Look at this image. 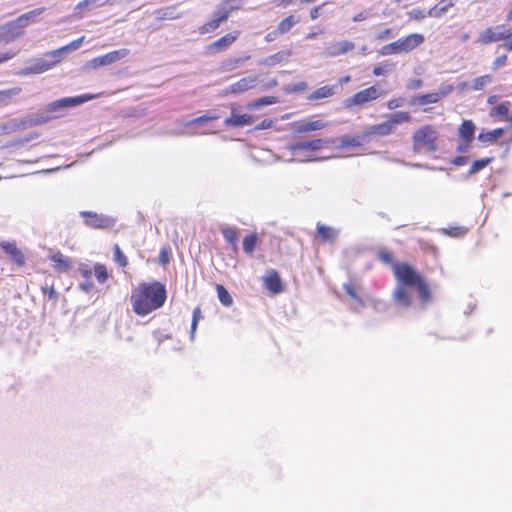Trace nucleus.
<instances>
[{"instance_id": "1", "label": "nucleus", "mask_w": 512, "mask_h": 512, "mask_svg": "<svg viewBox=\"0 0 512 512\" xmlns=\"http://www.w3.org/2000/svg\"><path fill=\"white\" fill-rule=\"evenodd\" d=\"M94 98L93 95H80L76 97H65L55 100L43 106L36 113L30 115L22 121L23 128L38 126L50 122L52 120L63 117L70 108L79 106Z\"/></svg>"}, {"instance_id": "2", "label": "nucleus", "mask_w": 512, "mask_h": 512, "mask_svg": "<svg viewBox=\"0 0 512 512\" xmlns=\"http://www.w3.org/2000/svg\"><path fill=\"white\" fill-rule=\"evenodd\" d=\"M166 299V290H134L130 302L135 314L143 317L162 307Z\"/></svg>"}, {"instance_id": "3", "label": "nucleus", "mask_w": 512, "mask_h": 512, "mask_svg": "<svg viewBox=\"0 0 512 512\" xmlns=\"http://www.w3.org/2000/svg\"><path fill=\"white\" fill-rule=\"evenodd\" d=\"M393 275L399 286L408 288H428L423 275L407 262L394 265Z\"/></svg>"}, {"instance_id": "4", "label": "nucleus", "mask_w": 512, "mask_h": 512, "mask_svg": "<svg viewBox=\"0 0 512 512\" xmlns=\"http://www.w3.org/2000/svg\"><path fill=\"white\" fill-rule=\"evenodd\" d=\"M439 132L432 125H423L412 136L413 151L415 153H433L438 150L437 140Z\"/></svg>"}, {"instance_id": "5", "label": "nucleus", "mask_w": 512, "mask_h": 512, "mask_svg": "<svg viewBox=\"0 0 512 512\" xmlns=\"http://www.w3.org/2000/svg\"><path fill=\"white\" fill-rule=\"evenodd\" d=\"M59 51H50L43 55V57L32 58L27 61L30 65L18 71V76H28L33 74L44 73L53 68L59 63L58 53Z\"/></svg>"}, {"instance_id": "6", "label": "nucleus", "mask_w": 512, "mask_h": 512, "mask_svg": "<svg viewBox=\"0 0 512 512\" xmlns=\"http://www.w3.org/2000/svg\"><path fill=\"white\" fill-rule=\"evenodd\" d=\"M228 4L229 2L223 0L220 4L216 6L213 12L212 20L208 21L199 28V32L201 34H207L216 30L222 22L228 19L229 15L232 13V11L229 9Z\"/></svg>"}, {"instance_id": "7", "label": "nucleus", "mask_w": 512, "mask_h": 512, "mask_svg": "<svg viewBox=\"0 0 512 512\" xmlns=\"http://www.w3.org/2000/svg\"><path fill=\"white\" fill-rule=\"evenodd\" d=\"M80 215L84 218L85 225L94 229H109L116 224V219L108 215L91 211H81Z\"/></svg>"}, {"instance_id": "8", "label": "nucleus", "mask_w": 512, "mask_h": 512, "mask_svg": "<svg viewBox=\"0 0 512 512\" xmlns=\"http://www.w3.org/2000/svg\"><path fill=\"white\" fill-rule=\"evenodd\" d=\"M25 35V28L18 18L0 26V43L8 44Z\"/></svg>"}, {"instance_id": "9", "label": "nucleus", "mask_w": 512, "mask_h": 512, "mask_svg": "<svg viewBox=\"0 0 512 512\" xmlns=\"http://www.w3.org/2000/svg\"><path fill=\"white\" fill-rule=\"evenodd\" d=\"M335 139L333 138H318L309 141H295L287 145V149L296 155L299 151L310 150L317 151L322 149L324 146L334 144Z\"/></svg>"}, {"instance_id": "10", "label": "nucleus", "mask_w": 512, "mask_h": 512, "mask_svg": "<svg viewBox=\"0 0 512 512\" xmlns=\"http://www.w3.org/2000/svg\"><path fill=\"white\" fill-rule=\"evenodd\" d=\"M381 91L376 86H370L364 90L355 93L352 97L345 100L346 107L361 106L380 97Z\"/></svg>"}, {"instance_id": "11", "label": "nucleus", "mask_w": 512, "mask_h": 512, "mask_svg": "<svg viewBox=\"0 0 512 512\" xmlns=\"http://www.w3.org/2000/svg\"><path fill=\"white\" fill-rule=\"evenodd\" d=\"M259 81L258 75H249L241 78L237 82L231 84L229 87L223 90L225 95L228 94H242L252 88H254Z\"/></svg>"}, {"instance_id": "12", "label": "nucleus", "mask_w": 512, "mask_h": 512, "mask_svg": "<svg viewBox=\"0 0 512 512\" xmlns=\"http://www.w3.org/2000/svg\"><path fill=\"white\" fill-rule=\"evenodd\" d=\"M505 25H497L494 28H487L479 35L478 41L482 44H489L500 40H505L509 36Z\"/></svg>"}, {"instance_id": "13", "label": "nucleus", "mask_w": 512, "mask_h": 512, "mask_svg": "<svg viewBox=\"0 0 512 512\" xmlns=\"http://www.w3.org/2000/svg\"><path fill=\"white\" fill-rule=\"evenodd\" d=\"M129 53L130 51L126 48L114 50L105 55L92 59L91 64L93 67L107 66L125 58L129 55Z\"/></svg>"}, {"instance_id": "14", "label": "nucleus", "mask_w": 512, "mask_h": 512, "mask_svg": "<svg viewBox=\"0 0 512 512\" xmlns=\"http://www.w3.org/2000/svg\"><path fill=\"white\" fill-rule=\"evenodd\" d=\"M423 42L424 36L418 33L410 34L395 41L399 54L408 53L420 46Z\"/></svg>"}, {"instance_id": "15", "label": "nucleus", "mask_w": 512, "mask_h": 512, "mask_svg": "<svg viewBox=\"0 0 512 512\" xmlns=\"http://www.w3.org/2000/svg\"><path fill=\"white\" fill-rule=\"evenodd\" d=\"M355 48L352 41L343 40L339 42L330 43L325 50V54L329 57H336L345 54Z\"/></svg>"}, {"instance_id": "16", "label": "nucleus", "mask_w": 512, "mask_h": 512, "mask_svg": "<svg viewBox=\"0 0 512 512\" xmlns=\"http://www.w3.org/2000/svg\"><path fill=\"white\" fill-rule=\"evenodd\" d=\"M238 37L237 32L228 33L207 46L210 53H217L226 50Z\"/></svg>"}, {"instance_id": "17", "label": "nucleus", "mask_w": 512, "mask_h": 512, "mask_svg": "<svg viewBox=\"0 0 512 512\" xmlns=\"http://www.w3.org/2000/svg\"><path fill=\"white\" fill-rule=\"evenodd\" d=\"M412 290H395L394 297L395 300L401 306L409 305L410 301V293ZM417 292L418 297L421 298L424 302L428 301L430 290H413Z\"/></svg>"}, {"instance_id": "18", "label": "nucleus", "mask_w": 512, "mask_h": 512, "mask_svg": "<svg viewBox=\"0 0 512 512\" xmlns=\"http://www.w3.org/2000/svg\"><path fill=\"white\" fill-rule=\"evenodd\" d=\"M220 232L225 241L231 246L234 252L238 251L239 229L228 225H221Z\"/></svg>"}, {"instance_id": "19", "label": "nucleus", "mask_w": 512, "mask_h": 512, "mask_svg": "<svg viewBox=\"0 0 512 512\" xmlns=\"http://www.w3.org/2000/svg\"><path fill=\"white\" fill-rule=\"evenodd\" d=\"M254 122V118L248 114H236L232 111L231 116L224 120V124L227 127H243L251 125Z\"/></svg>"}, {"instance_id": "20", "label": "nucleus", "mask_w": 512, "mask_h": 512, "mask_svg": "<svg viewBox=\"0 0 512 512\" xmlns=\"http://www.w3.org/2000/svg\"><path fill=\"white\" fill-rule=\"evenodd\" d=\"M446 95V92H433L415 96L411 99V105L425 106L428 104H434L441 100Z\"/></svg>"}, {"instance_id": "21", "label": "nucleus", "mask_w": 512, "mask_h": 512, "mask_svg": "<svg viewBox=\"0 0 512 512\" xmlns=\"http://www.w3.org/2000/svg\"><path fill=\"white\" fill-rule=\"evenodd\" d=\"M476 126L472 120H463L458 128V137L463 142H473Z\"/></svg>"}, {"instance_id": "22", "label": "nucleus", "mask_w": 512, "mask_h": 512, "mask_svg": "<svg viewBox=\"0 0 512 512\" xmlns=\"http://www.w3.org/2000/svg\"><path fill=\"white\" fill-rule=\"evenodd\" d=\"M326 127V123L322 120L300 121L294 124L296 133H308L311 131L321 130Z\"/></svg>"}, {"instance_id": "23", "label": "nucleus", "mask_w": 512, "mask_h": 512, "mask_svg": "<svg viewBox=\"0 0 512 512\" xmlns=\"http://www.w3.org/2000/svg\"><path fill=\"white\" fill-rule=\"evenodd\" d=\"M291 54L292 53L290 50L279 51L273 55H270L268 57H265V58L259 60L258 64L261 66L272 67V66H275L284 61H287L289 59V57L291 56Z\"/></svg>"}, {"instance_id": "24", "label": "nucleus", "mask_w": 512, "mask_h": 512, "mask_svg": "<svg viewBox=\"0 0 512 512\" xmlns=\"http://www.w3.org/2000/svg\"><path fill=\"white\" fill-rule=\"evenodd\" d=\"M100 0H83L80 1L74 8V15L77 18H82V11L91 10L96 7H101L104 4L113 5L114 0H106L104 3H100Z\"/></svg>"}, {"instance_id": "25", "label": "nucleus", "mask_w": 512, "mask_h": 512, "mask_svg": "<svg viewBox=\"0 0 512 512\" xmlns=\"http://www.w3.org/2000/svg\"><path fill=\"white\" fill-rule=\"evenodd\" d=\"M340 231L331 226H327L324 224L317 225V235L324 242H334L338 236Z\"/></svg>"}, {"instance_id": "26", "label": "nucleus", "mask_w": 512, "mask_h": 512, "mask_svg": "<svg viewBox=\"0 0 512 512\" xmlns=\"http://www.w3.org/2000/svg\"><path fill=\"white\" fill-rule=\"evenodd\" d=\"M393 129L391 128V125L389 124L388 120L376 125L369 126L364 131V136L370 137L373 135L377 136H387L391 134Z\"/></svg>"}, {"instance_id": "27", "label": "nucleus", "mask_w": 512, "mask_h": 512, "mask_svg": "<svg viewBox=\"0 0 512 512\" xmlns=\"http://www.w3.org/2000/svg\"><path fill=\"white\" fill-rule=\"evenodd\" d=\"M264 288H282V280L275 269L266 270L262 276Z\"/></svg>"}, {"instance_id": "28", "label": "nucleus", "mask_w": 512, "mask_h": 512, "mask_svg": "<svg viewBox=\"0 0 512 512\" xmlns=\"http://www.w3.org/2000/svg\"><path fill=\"white\" fill-rule=\"evenodd\" d=\"M45 10V7L35 8L31 11L21 14L17 18L23 27L26 28L30 24L38 22V18L45 12Z\"/></svg>"}, {"instance_id": "29", "label": "nucleus", "mask_w": 512, "mask_h": 512, "mask_svg": "<svg viewBox=\"0 0 512 512\" xmlns=\"http://www.w3.org/2000/svg\"><path fill=\"white\" fill-rule=\"evenodd\" d=\"M51 261L54 263V268L56 271L64 273L68 272L71 268V261L68 257L64 256L62 253L57 252L54 253L50 257Z\"/></svg>"}, {"instance_id": "30", "label": "nucleus", "mask_w": 512, "mask_h": 512, "mask_svg": "<svg viewBox=\"0 0 512 512\" xmlns=\"http://www.w3.org/2000/svg\"><path fill=\"white\" fill-rule=\"evenodd\" d=\"M454 5L452 0H441L427 11L429 17L440 18Z\"/></svg>"}, {"instance_id": "31", "label": "nucleus", "mask_w": 512, "mask_h": 512, "mask_svg": "<svg viewBox=\"0 0 512 512\" xmlns=\"http://www.w3.org/2000/svg\"><path fill=\"white\" fill-rule=\"evenodd\" d=\"M2 249L5 253L11 256L12 260L18 265H23L25 262L24 255L17 248L14 243L6 242L2 244Z\"/></svg>"}, {"instance_id": "32", "label": "nucleus", "mask_w": 512, "mask_h": 512, "mask_svg": "<svg viewBox=\"0 0 512 512\" xmlns=\"http://www.w3.org/2000/svg\"><path fill=\"white\" fill-rule=\"evenodd\" d=\"M376 258L382 264H384L386 266H390L392 268V271L394 270V265L400 263V262H396L394 260L393 253L385 247H380L377 249Z\"/></svg>"}, {"instance_id": "33", "label": "nucleus", "mask_w": 512, "mask_h": 512, "mask_svg": "<svg viewBox=\"0 0 512 512\" xmlns=\"http://www.w3.org/2000/svg\"><path fill=\"white\" fill-rule=\"evenodd\" d=\"M335 88H336L335 86H328V85L322 86V87L316 89L315 91H313L308 96V100L313 101V100H319V99L331 97L332 95L335 94Z\"/></svg>"}, {"instance_id": "34", "label": "nucleus", "mask_w": 512, "mask_h": 512, "mask_svg": "<svg viewBox=\"0 0 512 512\" xmlns=\"http://www.w3.org/2000/svg\"><path fill=\"white\" fill-rule=\"evenodd\" d=\"M503 133L504 130L502 128H497L491 131H482L481 133H479L477 138L482 143H493L498 138H500L503 135Z\"/></svg>"}, {"instance_id": "35", "label": "nucleus", "mask_w": 512, "mask_h": 512, "mask_svg": "<svg viewBox=\"0 0 512 512\" xmlns=\"http://www.w3.org/2000/svg\"><path fill=\"white\" fill-rule=\"evenodd\" d=\"M249 59L250 55L228 58L222 62V68L224 71H233Z\"/></svg>"}, {"instance_id": "36", "label": "nucleus", "mask_w": 512, "mask_h": 512, "mask_svg": "<svg viewBox=\"0 0 512 512\" xmlns=\"http://www.w3.org/2000/svg\"><path fill=\"white\" fill-rule=\"evenodd\" d=\"M155 14L158 20H174L180 18V14L176 13L175 6L161 8L155 11Z\"/></svg>"}, {"instance_id": "37", "label": "nucleus", "mask_w": 512, "mask_h": 512, "mask_svg": "<svg viewBox=\"0 0 512 512\" xmlns=\"http://www.w3.org/2000/svg\"><path fill=\"white\" fill-rule=\"evenodd\" d=\"M299 22V18L294 15H289L285 19H283L278 27L277 32L280 34H285L291 30V28Z\"/></svg>"}, {"instance_id": "38", "label": "nucleus", "mask_w": 512, "mask_h": 512, "mask_svg": "<svg viewBox=\"0 0 512 512\" xmlns=\"http://www.w3.org/2000/svg\"><path fill=\"white\" fill-rule=\"evenodd\" d=\"M411 116L408 112L398 111L390 115L388 122L393 129L395 125L410 122Z\"/></svg>"}, {"instance_id": "39", "label": "nucleus", "mask_w": 512, "mask_h": 512, "mask_svg": "<svg viewBox=\"0 0 512 512\" xmlns=\"http://www.w3.org/2000/svg\"><path fill=\"white\" fill-rule=\"evenodd\" d=\"M258 242V235L256 233H252L247 235L243 239V250L246 254L252 255L255 251L256 245Z\"/></svg>"}, {"instance_id": "40", "label": "nucleus", "mask_w": 512, "mask_h": 512, "mask_svg": "<svg viewBox=\"0 0 512 512\" xmlns=\"http://www.w3.org/2000/svg\"><path fill=\"white\" fill-rule=\"evenodd\" d=\"M20 87H13L7 90L0 91V105H7L11 99L21 93Z\"/></svg>"}, {"instance_id": "41", "label": "nucleus", "mask_w": 512, "mask_h": 512, "mask_svg": "<svg viewBox=\"0 0 512 512\" xmlns=\"http://www.w3.org/2000/svg\"><path fill=\"white\" fill-rule=\"evenodd\" d=\"M93 271H94L93 274H94L95 278L97 279V282L100 285L105 284V282L108 279V271H107L106 266L104 264H101V263H96L93 266Z\"/></svg>"}, {"instance_id": "42", "label": "nucleus", "mask_w": 512, "mask_h": 512, "mask_svg": "<svg viewBox=\"0 0 512 512\" xmlns=\"http://www.w3.org/2000/svg\"><path fill=\"white\" fill-rule=\"evenodd\" d=\"M83 39H84V37H80L79 39H76L63 47L56 49L55 51H59L57 53L59 61H61L63 59V56L66 52L74 51V50L78 49L81 46Z\"/></svg>"}, {"instance_id": "43", "label": "nucleus", "mask_w": 512, "mask_h": 512, "mask_svg": "<svg viewBox=\"0 0 512 512\" xmlns=\"http://www.w3.org/2000/svg\"><path fill=\"white\" fill-rule=\"evenodd\" d=\"M492 161H493V157L475 160L472 163V165L468 171V176H472V175L480 172L482 169H484L486 166H488Z\"/></svg>"}, {"instance_id": "44", "label": "nucleus", "mask_w": 512, "mask_h": 512, "mask_svg": "<svg viewBox=\"0 0 512 512\" xmlns=\"http://www.w3.org/2000/svg\"><path fill=\"white\" fill-rule=\"evenodd\" d=\"M364 134L362 136H344L341 138V147H357L362 145L364 140Z\"/></svg>"}, {"instance_id": "45", "label": "nucleus", "mask_w": 512, "mask_h": 512, "mask_svg": "<svg viewBox=\"0 0 512 512\" xmlns=\"http://www.w3.org/2000/svg\"><path fill=\"white\" fill-rule=\"evenodd\" d=\"M395 67V64L389 60L377 65L373 69L374 76H382L390 73Z\"/></svg>"}, {"instance_id": "46", "label": "nucleus", "mask_w": 512, "mask_h": 512, "mask_svg": "<svg viewBox=\"0 0 512 512\" xmlns=\"http://www.w3.org/2000/svg\"><path fill=\"white\" fill-rule=\"evenodd\" d=\"M492 81H493V78L490 75H483V76L477 77L473 80L472 90L480 91V90L484 89V87L486 85L490 84Z\"/></svg>"}, {"instance_id": "47", "label": "nucleus", "mask_w": 512, "mask_h": 512, "mask_svg": "<svg viewBox=\"0 0 512 512\" xmlns=\"http://www.w3.org/2000/svg\"><path fill=\"white\" fill-rule=\"evenodd\" d=\"M218 115H209V114H205V115H202L200 117H197V118H194V119H191L189 121H187L185 124H184V127L185 128H190L191 126H196V125H200L204 122H207V121H212V120H216L218 119Z\"/></svg>"}, {"instance_id": "48", "label": "nucleus", "mask_w": 512, "mask_h": 512, "mask_svg": "<svg viewBox=\"0 0 512 512\" xmlns=\"http://www.w3.org/2000/svg\"><path fill=\"white\" fill-rule=\"evenodd\" d=\"M277 103V98L274 96H265L262 98H259L249 104L250 108L258 109L263 106L271 105Z\"/></svg>"}, {"instance_id": "49", "label": "nucleus", "mask_w": 512, "mask_h": 512, "mask_svg": "<svg viewBox=\"0 0 512 512\" xmlns=\"http://www.w3.org/2000/svg\"><path fill=\"white\" fill-rule=\"evenodd\" d=\"M113 258H114V261L121 267H125L127 264H128V261H127V257L125 256V254L122 252L121 248L119 247L118 244H115L113 246Z\"/></svg>"}, {"instance_id": "50", "label": "nucleus", "mask_w": 512, "mask_h": 512, "mask_svg": "<svg viewBox=\"0 0 512 512\" xmlns=\"http://www.w3.org/2000/svg\"><path fill=\"white\" fill-rule=\"evenodd\" d=\"M378 53L381 56H388V55L399 54V51H398L397 45L394 41L392 43L382 46L380 48V50L378 51Z\"/></svg>"}, {"instance_id": "51", "label": "nucleus", "mask_w": 512, "mask_h": 512, "mask_svg": "<svg viewBox=\"0 0 512 512\" xmlns=\"http://www.w3.org/2000/svg\"><path fill=\"white\" fill-rule=\"evenodd\" d=\"M202 319V312L200 307H195L192 314V322H191V338L194 337V333L196 331L198 322Z\"/></svg>"}, {"instance_id": "52", "label": "nucleus", "mask_w": 512, "mask_h": 512, "mask_svg": "<svg viewBox=\"0 0 512 512\" xmlns=\"http://www.w3.org/2000/svg\"><path fill=\"white\" fill-rule=\"evenodd\" d=\"M509 102H502L492 109V115L508 116L509 113Z\"/></svg>"}, {"instance_id": "53", "label": "nucleus", "mask_w": 512, "mask_h": 512, "mask_svg": "<svg viewBox=\"0 0 512 512\" xmlns=\"http://www.w3.org/2000/svg\"><path fill=\"white\" fill-rule=\"evenodd\" d=\"M78 271L80 275L85 278L87 281H89L92 277V274L94 273L93 267L86 263H80L78 267Z\"/></svg>"}, {"instance_id": "54", "label": "nucleus", "mask_w": 512, "mask_h": 512, "mask_svg": "<svg viewBox=\"0 0 512 512\" xmlns=\"http://www.w3.org/2000/svg\"><path fill=\"white\" fill-rule=\"evenodd\" d=\"M308 84L305 81H301L298 83H295L293 85H289L285 88V91L287 93H297V92H303L307 90Z\"/></svg>"}, {"instance_id": "55", "label": "nucleus", "mask_w": 512, "mask_h": 512, "mask_svg": "<svg viewBox=\"0 0 512 512\" xmlns=\"http://www.w3.org/2000/svg\"><path fill=\"white\" fill-rule=\"evenodd\" d=\"M408 16L412 20L421 21L428 16L427 12L421 8H414L408 12Z\"/></svg>"}, {"instance_id": "56", "label": "nucleus", "mask_w": 512, "mask_h": 512, "mask_svg": "<svg viewBox=\"0 0 512 512\" xmlns=\"http://www.w3.org/2000/svg\"><path fill=\"white\" fill-rule=\"evenodd\" d=\"M170 248L168 246H164L161 248L159 257H158V263L165 266L167 263H169L170 260Z\"/></svg>"}, {"instance_id": "57", "label": "nucleus", "mask_w": 512, "mask_h": 512, "mask_svg": "<svg viewBox=\"0 0 512 512\" xmlns=\"http://www.w3.org/2000/svg\"><path fill=\"white\" fill-rule=\"evenodd\" d=\"M218 298L225 306H230L233 303V298L228 290H218Z\"/></svg>"}, {"instance_id": "58", "label": "nucleus", "mask_w": 512, "mask_h": 512, "mask_svg": "<svg viewBox=\"0 0 512 512\" xmlns=\"http://www.w3.org/2000/svg\"><path fill=\"white\" fill-rule=\"evenodd\" d=\"M393 36H394L393 30L391 28H386L376 35V39L379 41H385V40L392 38Z\"/></svg>"}, {"instance_id": "59", "label": "nucleus", "mask_w": 512, "mask_h": 512, "mask_svg": "<svg viewBox=\"0 0 512 512\" xmlns=\"http://www.w3.org/2000/svg\"><path fill=\"white\" fill-rule=\"evenodd\" d=\"M405 99L402 97L391 99L387 102V107L390 110H394L398 107L403 106Z\"/></svg>"}, {"instance_id": "60", "label": "nucleus", "mask_w": 512, "mask_h": 512, "mask_svg": "<svg viewBox=\"0 0 512 512\" xmlns=\"http://www.w3.org/2000/svg\"><path fill=\"white\" fill-rule=\"evenodd\" d=\"M506 61H507V55H501V56H498L494 62H493V70H497L499 69L500 67H503L505 64H506Z\"/></svg>"}, {"instance_id": "61", "label": "nucleus", "mask_w": 512, "mask_h": 512, "mask_svg": "<svg viewBox=\"0 0 512 512\" xmlns=\"http://www.w3.org/2000/svg\"><path fill=\"white\" fill-rule=\"evenodd\" d=\"M468 160H469L468 156L459 155V156L454 157L451 160V164H453L455 166H463V165L467 164Z\"/></svg>"}, {"instance_id": "62", "label": "nucleus", "mask_w": 512, "mask_h": 512, "mask_svg": "<svg viewBox=\"0 0 512 512\" xmlns=\"http://www.w3.org/2000/svg\"><path fill=\"white\" fill-rule=\"evenodd\" d=\"M472 142H463L459 143L456 147V151L460 154H466L470 151V145Z\"/></svg>"}, {"instance_id": "63", "label": "nucleus", "mask_w": 512, "mask_h": 512, "mask_svg": "<svg viewBox=\"0 0 512 512\" xmlns=\"http://www.w3.org/2000/svg\"><path fill=\"white\" fill-rule=\"evenodd\" d=\"M15 56L16 52L13 51L0 52V64L14 58Z\"/></svg>"}, {"instance_id": "64", "label": "nucleus", "mask_w": 512, "mask_h": 512, "mask_svg": "<svg viewBox=\"0 0 512 512\" xmlns=\"http://www.w3.org/2000/svg\"><path fill=\"white\" fill-rule=\"evenodd\" d=\"M508 34H509V36H507V38L505 39V40H507V41H506V42H504L502 45H500V46L498 47V49H499L500 47H503V48H505V49H507V50H509V51H512V31H509V32H508Z\"/></svg>"}]
</instances>
